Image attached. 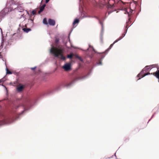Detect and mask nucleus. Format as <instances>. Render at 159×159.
<instances>
[{"instance_id": "39448f33", "label": "nucleus", "mask_w": 159, "mask_h": 159, "mask_svg": "<svg viewBox=\"0 0 159 159\" xmlns=\"http://www.w3.org/2000/svg\"><path fill=\"white\" fill-rule=\"evenodd\" d=\"M155 65H152L149 66H147L143 68L141 71L137 75V77H140V75H142L144 71L147 72L150 70L151 69L154 67V66Z\"/></svg>"}, {"instance_id": "680f3d73", "label": "nucleus", "mask_w": 159, "mask_h": 159, "mask_svg": "<svg viewBox=\"0 0 159 159\" xmlns=\"http://www.w3.org/2000/svg\"><path fill=\"white\" fill-rule=\"evenodd\" d=\"M51 45H52V47L53 46L52 44Z\"/></svg>"}, {"instance_id": "6e6d98bb", "label": "nucleus", "mask_w": 159, "mask_h": 159, "mask_svg": "<svg viewBox=\"0 0 159 159\" xmlns=\"http://www.w3.org/2000/svg\"><path fill=\"white\" fill-rule=\"evenodd\" d=\"M1 81V80H0V83H1L2 82Z\"/></svg>"}, {"instance_id": "b1692460", "label": "nucleus", "mask_w": 159, "mask_h": 159, "mask_svg": "<svg viewBox=\"0 0 159 159\" xmlns=\"http://www.w3.org/2000/svg\"><path fill=\"white\" fill-rule=\"evenodd\" d=\"M131 19L130 18H129V20L128 21H127L126 22V26H125V30H128V29L129 28V27H128V23H129V22H130L131 21Z\"/></svg>"}, {"instance_id": "052dcab7", "label": "nucleus", "mask_w": 159, "mask_h": 159, "mask_svg": "<svg viewBox=\"0 0 159 159\" xmlns=\"http://www.w3.org/2000/svg\"><path fill=\"white\" fill-rule=\"evenodd\" d=\"M130 26H131V25H129V27H130Z\"/></svg>"}, {"instance_id": "9d476101", "label": "nucleus", "mask_w": 159, "mask_h": 159, "mask_svg": "<svg viewBox=\"0 0 159 159\" xmlns=\"http://www.w3.org/2000/svg\"><path fill=\"white\" fill-rule=\"evenodd\" d=\"M36 9H34L32 10L31 12V14L30 16V18L28 19V20H30L31 21L32 23L33 24V25L34 24V19H32L31 18V17L32 16V15H36Z\"/></svg>"}, {"instance_id": "20e7f679", "label": "nucleus", "mask_w": 159, "mask_h": 159, "mask_svg": "<svg viewBox=\"0 0 159 159\" xmlns=\"http://www.w3.org/2000/svg\"><path fill=\"white\" fill-rule=\"evenodd\" d=\"M9 3H10V7L9 8H4L0 12V22L1 21L2 19L3 18L8 14L9 12L13 11V7H11V3L13 5L16 4L18 5L17 3H16L14 0H10Z\"/></svg>"}, {"instance_id": "412c9836", "label": "nucleus", "mask_w": 159, "mask_h": 159, "mask_svg": "<svg viewBox=\"0 0 159 159\" xmlns=\"http://www.w3.org/2000/svg\"><path fill=\"white\" fill-rule=\"evenodd\" d=\"M73 53H71L70 54H68L67 55L66 58L70 59H72L73 58Z\"/></svg>"}, {"instance_id": "f8f14e48", "label": "nucleus", "mask_w": 159, "mask_h": 159, "mask_svg": "<svg viewBox=\"0 0 159 159\" xmlns=\"http://www.w3.org/2000/svg\"><path fill=\"white\" fill-rule=\"evenodd\" d=\"M114 44H113V43L111 44L107 49L104 52H102V53L103 54H106V55L107 54L109 51L111 49L112 47H113Z\"/></svg>"}, {"instance_id": "37998d69", "label": "nucleus", "mask_w": 159, "mask_h": 159, "mask_svg": "<svg viewBox=\"0 0 159 159\" xmlns=\"http://www.w3.org/2000/svg\"><path fill=\"white\" fill-rule=\"evenodd\" d=\"M83 17H88V18H91V16H84Z\"/></svg>"}, {"instance_id": "4be33fe9", "label": "nucleus", "mask_w": 159, "mask_h": 159, "mask_svg": "<svg viewBox=\"0 0 159 159\" xmlns=\"http://www.w3.org/2000/svg\"><path fill=\"white\" fill-rule=\"evenodd\" d=\"M127 30H125L124 33L122 34L121 36L119 37L121 39L125 37L126 34L127 33Z\"/></svg>"}, {"instance_id": "ddd939ff", "label": "nucleus", "mask_w": 159, "mask_h": 159, "mask_svg": "<svg viewBox=\"0 0 159 159\" xmlns=\"http://www.w3.org/2000/svg\"><path fill=\"white\" fill-rule=\"evenodd\" d=\"M48 24L50 25L54 26L55 24V21L54 20L51 19H48Z\"/></svg>"}, {"instance_id": "f03ea898", "label": "nucleus", "mask_w": 159, "mask_h": 159, "mask_svg": "<svg viewBox=\"0 0 159 159\" xmlns=\"http://www.w3.org/2000/svg\"><path fill=\"white\" fill-rule=\"evenodd\" d=\"M52 93V91H51L49 93H40L39 95L36 94L27 98L26 99V101L30 107L27 106L25 107L24 110L19 114L12 116L6 113H0V126L2 125L11 123L14 121L20 119L27 113L31 107L35 104L39 97L47 95L48 94Z\"/></svg>"}, {"instance_id": "7ed1b4c3", "label": "nucleus", "mask_w": 159, "mask_h": 159, "mask_svg": "<svg viewBox=\"0 0 159 159\" xmlns=\"http://www.w3.org/2000/svg\"><path fill=\"white\" fill-rule=\"evenodd\" d=\"M9 3H10V7L9 8H4L0 12V22L1 21L2 19L3 18L8 14L9 12L13 11V7H11V3L13 5L16 4L18 5L17 3H16L14 0H10Z\"/></svg>"}, {"instance_id": "2f4dec72", "label": "nucleus", "mask_w": 159, "mask_h": 159, "mask_svg": "<svg viewBox=\"0 0 159 159\" xmlns=\"http://www.w3.org/2000/svg\"><path fill=\"white\" fill-rule=\"evenodd\" d=\"M104 31H103V27H102L101 31L100 33V35H103V34Z\"/></svg>"}, {"instance_id": "c85d7f7f", "label": "nucleus", "mask_w": 159, "mask_h": 159, "mask_svg": "<svg viewBox=\"0 0 159 159\" xmlns=\"http://www.w3.org/2000/svg\"><path fill=\"white\" fill-rule=\"evenodd\" d=\"M120 40H121V39L120 38V37H119V38L115 40L113 43L114 44L115 43L117 42L118 41Z\"/></svg>"}, {"instance_id": "bb28decb", "label": "nucleus", "mask_w": 159, "mask_h": 159, "mask_svg": "<svg viewBox=\"0 0 159 159\" xmlns=\"http://www.w3.org/2000/svg\"><path fill=\"white\" fill-rule=\"evenodd\" d=\"M49 61V59L48 58H47L43 62V64H46L48 63Z\"/></svg>"}, {"instance_id": "c9c22d12", "label": "nucleus", "mask_w": 159, "mask_h": 159, "mask_svg": "<svg viewBox=\"0 0 159 159\" xmlns=\"http://www.w3.org/2000/svg\"><path fill=\"white\" fill-rule=\"evenodd\" d=\"M107 18V16H105V17H102L101 18V20L102 21H103L105 20L106 19V18Z\"/></svg>"}, {"instance_id": "393cba45", "label": "nucleus", "mask_w": 159, "mask_h": 159, "mask_svg": "<svg viewBox=\"0 0 159 159\" xmlns=\"http://www.w3.org/2000/svg\"><path fill=\"white\" fill-rule=\"evenodd\" d=\"M44 9L41 7V6L40 7L39 10L38 11V14H40V13L42 12L44 10Z\"/></svg>"}, {"instance_id": "9b49d317", "label": "nucleus", "mask_w": 159, "mask_h": 159, "mask_svg": "<svg viewBox=\"0 0 159 159\" xmlns=\"http://www.w3.org/2000/svg\"><path fill=\"white\" fill-rule=\"evenodd\" d=\"M1 33V35H2V41H1V45L0 46V51L1 50L2 48L3 45L4 44V42L5 41V39H4V37L3 36V32L2 30L0 28Z\"/></svg>"}, {"instance_id": "a18cd8bd", "label": "nucleus", "mask_w": 159, "mask_h": 159, "mask_svg": "<svg viewBox=\"0 0 159 159\" xmlns=\"http://www.w3.org/2000/svg\"><path fill=\"white\" fill-rule=\"evenodd\" d=\"M50 0H45V2L46 3H48L49 1Z\"/></svg>"}, {"instance_id": "473e14b6", "label": "nucleus", "mask_w": 159, "mask_h": 159, "mask_svg": "<svg viewBox=\"0 0 159 159\" xmlns=\"http://www.w3.org/2000/svg\"><path fill=\"white\" fill-rule=\"evenodd\" d=\"M157 112H155L154 113V114H153V115L152 116L151 118L148 121V122L150 120L154 117L155 115L156 114Z\"/></svg>"}, {"instance_id": "a211bd4d", "label": "nucleus", "mask_w": 159, "mask_h": 159, "mask_svg": "<svg viewBox=\"0 0 159 159\" xmlns=\"http://www.w3.org/2000/svg\"><path fill=\"white\" fill-rule=\"evenodd\" d=\"M159 68L157 69V70L155 73V77L159 80Z\"/></svg>"}, {"instance_id": "e433bc0d", "label": "nucleus", "mask_w": 159, "mask_h": 159, "mask_svg": "<svg viewBox=\"0 0 159 159\" xmlns=\"http://www.w3.org/2000/svg\"><path fill=\"white\" fill-rule=\"evenodd\" d=\"M0 80H1V82H4V81H5V77H3V78H2V79H0Z\"/></svg>"}, {"instance_id": "09e8293b", "label": "nucleus", "mask_w": 159, "mask_h": 159, "mask_svg": "<svg viewBox=\"0 0 159 159\" xmlns=\"http://www.w3.org/2000/svg\"><path fill=\"white\" fill-rule=\"evenodd\" d=\"M25 11L26 12V13L28 14V15L30 16V14H29V13L28 12V11H27V10H25Z\"/></svg>"}, {"instance_id": "f3484780", "label": "nucleus", "mask_w": 159, "mask_h": 159, "mask_svg": "<svg viewBox=\"0 0 159 159\" xmlns=\"http://www.w3.org/2000/svg\"><path fill=\"white\" fill-rule=\"evenodd\" d=\"M58 58L60 59L61 60L63 61H65L66 59V57L64 56L62 54H59Z\"/></svg>"}, {"instance_id": "c756f323", "label": "nucleus", "mask_w": 159, "mask_h": 159, "mask_svg": "<svg viewBox=\"0 0 159 159\" xmlns=\"http://www.w3.org/2000/svg\"><path fill=\"white\" fill-rule=\"evenodd\" d=\"M59 41V39L58 38H56L54 41V42L56 43H58Z\"/></svg>"}, {"instance_id": "de8ad7c7", "label": "nucleus", "mask_w": 159, "mask_h": 159, "mask_svg": "<svg viewBox=\"0 0 159 159\" xmlns=\"http://www.w3.org/2000/svg\"><path fill=\"white\" fill-rule=\"evenodd\" d=\"M113 155L111 157H107V158H106V159H110L111 158H112L113 157Z\"/></svg>"}, {"instance_id": "2eb2a0df", "label": "nucleus", "mask_w": 159, "mask_h": 159, "mask_svg": "<svg viewBox=\"0 0 159 159\" xmlns=\"http://www.w3.org/2000/svg\"><path fill=\"white\" fill-rule=\"evenodd\" d=\"M152 74V73H150L149 72L147 73H146L144 72V73H143V74L142 75H140V77H139V78L138 80L141 79V78H143V77H144V76H145L146 75H150V74Z\"/></svg>"}, {"instance_id": "603ef678", "label": "nucleus", "mask_w": 159, "mask_h": 159, "mask_svg": "<svg viewBox=\"0 0 159 159\" xmlns=\"http://www.w3.org/2000/svg\"><path fill=\"white\" fill-rule=\"evenodd\" d=\"M19 107V106H16V107L15 106V107H16V108L17 109Z\"/></svg>"}, {"instance_id": "49530a36", "label": "nucleus", "mask_w": 159, "mask_h": 159, "mask_svg": "<svg viewBox=\"0 0 159 159\" xmlns=\"http://www.w3.org/2000/svg\"><path fill=\"white\" fill-rule=\"evenodd\" d=\"M2 85V86H3L5 89L7 91V88L6 87L5 85H2H2Z\"/></svg>"}, {"instance_id": "7c9ffc66", "label": "nucleus", "mask_w": 159, "mask_h": 159, "mask_svg": "<svg viewBox=\"0 0 159 159\" xmlns=\"http://www.w3.org/2000/svg\"><path fill=\"white\" fill-rule=\"evenodd\" d=\"M99 21V24L101 25L102 27L103 26V24L102 22L100 21V19L99 18V20H98Z\"/></svg>"}, {"instance_id": "ea45409f", "label": "nucleus", "mask_w": 159, "mask_h": 159, "mask_svg": "<svg viewBox=\"0 0 159 159\" xmlns=\"http://www.w3.org/2000/svg\"><path fill=\"white\" fill-rule=\"evenodd\" d=\"M46 5L45 4H44L42 5V6H41V7H43L44 9L45 8V7H46Z\"/></svg>"}, {"instance_id": "58836bf2", "label": "nucleus", "mask_w": 159, "mask_h": 159, "mask_svg": "<svg viewBox=\"0 0 159 159\" xmlns=\"http://www.w3.org/2000/svg\"><path fill=\"white\" fill-rule=\"evenodd\" d=\"M12 74H13L15 75H17L18 74V72L16 71H14L13 72H12Z\"/></svg>"}, {"instance_id": "4468645a", "label": "nucleus", "mask_w": 159, "mask_h": 159, "mask_svg": "<svg viewBox=\"0 0 159 159\" xmlns=\"http://www.w3.org/2000/svg\"><path fill=\"white\" fill-rule=\"evenodd\" d=\"M50 53L51 54L53 55L55 57H57V58H58L59 56V54H56L54 52V51H53V50L52 49V47L51 48V49L50 50Z\"/></svg>"}, {"instance_id": "4d7b16f0", "label": "nucleus", "mask_w": 159, "mask_h": 159, "mask_svg": "<svg viewBox=\"0 0 159 159\" xmlns=\"http://www.w3.org/2000/svg\"><path fill=\"white\" fill-rule=\"evenodd\" d=\"M19 25V26H20V24Z\"/></svg>"}, {"instance_id": "5fc2aeb1", "label": "nucleus", "mask_w": 159, "mask_h": 159, "mask_svg": "<svg viewBox=\"0 0 159 159\" xmlns=\"http://www.w3.org/2000/svg\"><path fill=\"white\" fill-rule=\"evenodd\" d=\"M80 5H79V9H80Z\"/></svg>"}, {"instance_id": "3c124183", "label": "nucleus", "mask_w": 159, "mask_h": 159, "mask_svg": "<svg viewBox=\"0 0 159 159\" xmlns=\"http://www.w3.org/2000/svg\"><path fill=\"white\" fill-rule=\"evenodd\" d=\"M1 52H0V58H2V55H1Z\"/></svg>"}, {"instance_id": "864d4df0", "label": "nucleus", "mask_w": 159, "mask_h": 159, "mask_svg": "<svg viewBox=\"0 0 159 159\" xmlns=\"http://www.w3.org/2000/svg\"><path fill=\"white\" fill-rule=\"evenodd\" d=\"M111 12H108V15H109L111 13Z\"/></svg>"}, {"instance_id": "6ab92c4d", "label": "nucleus", "mask_w": 159, "mask_h": 159, "mask_svg": "<svg viewBox=\"0 0 159 159\" xmlns=\"http://www.w3.org/2000/svg\"><path fill=\"white\" fill-rule=\"evenodd\" d=\"M79 21H80V20L79 19L75 18V19H74V20L73 22L72 25H75L76 24H78L79 23Z\"/></svg>"}, {"instance_id": "72a5a7b5", "label": "nucleus", "mask_w": 159, "mask_h": 159, "mask_svg": "<svg viewBox=\"0 0 159 159\" xmlns=\"http://www.w3.org/2000/svg\"><path fill=\"white\" fill-rule=\"evenodd\" d=\"M100 39L101 42L102 43H103V35H100Z\"/></svg>"}, {"instance_id": "0eeeda50", "label": "nucleus", "mask_w": 159, "mask_h": 159, "mask_svg": "<svg viewBox=\"0 0 159 159\" xmlns=\"http://www.w3.org/2000/svg\"><path fill=\"white\" fill-rule=\"evenodd\" d=\"M62 68L65 71H69L72 69V64L71 62H66L62 66Z\"/></svg>"}, {"instance_id": "f704fd0d", "label": "nucleus", "mask_w": 159, "mask_h": 159, "mask_svg": "<svg viewBox=\"0 0 159 159\" xmlns=\"http://www.w3.org/2000/svg\"><path fill=\"white\" fill-rule=\"evenodd\" d=\"M91 18H95L97 20H99V18L96 16H91Z\"/></svg>"}, {"instance_id": "aec40b11", "label": "nucleus", "mask_w": 159, "mask_h": 159, "mask_svg": "<svg viewBox=\"0 0 159 159\" xmlns=\"http://www.w3.org/2000/svg\"><path fill=\"white\" fill-rule=\"evenodd\" d=\"M75 57L79 59L80 61L82 62H84L83 60L78 55L76 54L75 55Z\"/></svg>"}, {"instance_id": "1a4fd4ad", "label": "nucleus", "mask_w": 159, "mask_h": 159, "mask_svg": "<svg viewBox=\"0 0 159 159\" xmlns=\"http://www.w3.org/2000/svg\"><path fill=\"white\" fill-rule=\"evenodd\" d=\"M25 85L23 84H21L17 86L16 88V91L19 93H21L24 90Z\"/></svg>"}, {"instance_id": "5701e85b", "label": "nucleus", "mask_w": 159, "mask_h": 159, "mask_svg": "<svg viewBox=\"0 0 159 159\" xmlns=\"http://www.w3.org/2000/svg\"><path fill=\"white\" fill-rule=\"evenodd\" d=\"M43 23L45 25H48V21H47V19L46 18H44L43 20Z\"/></svg>"}, {"instance_id": "79ce46f5", "label": "nucleus", "mask_w": 159, "mask_h": 159, "mask_svg": "<svg viewBox=\"0 0 159 159\" xmlns=\"http://www.w3.org/2000/svg\"><path fill=\"white\" fill-rule=\"evenodd\" d=\"M22 17H23L24 18H25V15L24 14H23L21 15L20 18H21Z\"/></svg>"}, {"instance_id": "a19ab883", "label": "nucleus", "mask_w": 159, "mask_h": 159, "mask_svg": "<svg viewBox=\"0 0 159 159\" xmlns=\"http://www.w3.org/2000/svg\"><path fill=\"white\" fill-rule=\"evenodd\" d=\"M70 33H71V32L70 33H69V36H68V41L70 42Z\"/></svg>"}, {"instance_id": "8fccbe9b", "label": "nucleus", "mask_w": 159, "mask_h": 159, "mask_svg": "<svg viewBox=\"0 0 159 159\" xmlns=\"http://www.w3.org/2000/svg\"><path fill=\"white\" fill-rule=\"evenodd\" d=\"M114 156H115L116 159H117V158L116 156V153L114 154Z\"/></svg>"}, {"instance_id": "13d9d810", "label": "nucleus", "mask_w": 159, "mask_h": 159, "mask_svg": "<svg viewBox=\"0 0 159 159\" xmlns=\"http://www.w3.org/2000/svg\"><path fill=\"white\" fill-rule=\"evenodd\" d=\"M130 26H131V25H129V27H130Z\"/></svg>"}, {"instance_id": "dca6fc26", "label": "nucleus", "mask_w": 159, "mask_h": 159, "mask_svg": "<svg viewBox=\"0 0 159 159\" xmlns=\"http://www.w3.org/2000/svg\"><path fill=\"white\" fill-rule=\"evenodd\" d=\"M22 30L24 31V32L26 33H28L29 31L31 30V29L30 28H22Z\"/></svg>"}, {"instance_id": "f257e3e1", "label": "nucleus", "mask_w": 159, "mask_h": 159, "mask_svg": "<svg viewBox=\"0 0 159 159\" xmlns=\"http://www.w3.org/2000/svg\"><path fill=\"white\" fill-rule=\"evenodd\" d=\"M81 49L84 52L83 54L85 58L89 59L91 61L97 60L98 61L96 62L91 68L87 67L79 69L74 75L69 76L61 83L60 85L57 87L54 91L59 90L61 86L67 88L72 87L78 80H84L89 77L91 75L94 67L102 65V61L106 54H103L101 52H98L90 44H89V48L86 49Z\"/></svg>"}, {"instance_id": "c03bdc74", "label": "nucleus", "mask_w": 159, "mask_h": 159, "mask_svg": "<svg viewBox=\"0 0 159 159\" xmlns=\"http://www.w3.org/2000/svg\"><path fill=\"white\" fill-rule=\"evenodd\" d=\"M133 11V10H132V9H131V8H130L129 12H130V13H132Z\"/></svg>"}, {"instance_id": "6e6552de", "label": "nucleus", "mask_w": 159, "mask_h": 159, "mask_svg": "<svg viewBox=\"0 0 159 159\" xmlns=\"http://www.w3.org/2000/svg\"><path fill=\"white\" fill-rule=\"evenodd\" d=\"M20 28H18L16 33L13 34L11 37V39L13 40H16L19 39L20 38Z\"/></svg>"}, {"instance_id": "cd10ccee", "label": "nucleus", "mask_w": 159, "mask_h": 159, "mask_svg": "<svg viewBox=\"0 0 159 159\" xmlns=\"http://www.w3.org/2000/svg\"><path fill=\"white\" fill-rule=\"evenodd\" d=\"M124 11H125V14H127L128 15V16L129 17V12H128L127 11V9H125L124 10Z\"/></svg>"}, {"instance_id": "bf43d9fd", "label": "nucleus", "mask_w": 159, "mask_h": 159, "mask_svg": "<svg viewBox=\"0 0 159 159\" xmlns=\"http://www.w3.org/2000/svg\"><path fill=\"white\" fill-rule=\"evenodd\" d=\"M130 26H131V25H129V27H130Z\"/></svg>"}, {"instance_id": "423d86ee", "label": "nucleus", "mask_w": 159, "mask_h": 159, "mask_svg": "<svg viewBox=\"0 0 159 159\" xmlns=\"http://www.w3.org/2000/svg\"><path fill=\"white\" fill-rule=\"evenodd\" d=\"M16 3H17L18 5H17L16 4L15 5L12 4L11 3V7H13V10H17L18 12H22L24 10L23 8V7L21 6H20V5L19 3V2H17L14 1Z\"/></svg>"}, {"instance_id": "a878e982", "label": "nucleus", "mask_w": 159, "mask_h": 159, "mask_svg": "<svg viewBox=\"0 0 159 159\" xmlns=\"http://www.w3.org/2000/svg\"><path fill=\"white\" fill-rule=\"evenodd\" d=\"M6 74H12V72L10 71L9 70H8L7 67L6 68Z\"/></svg>"}, {"instance_id": "4c0bfd02", "label": "nucleus", "mask_w": 159, "mask_h": 159, "mask_svg": "<svg viewBox=\"0 0 159 159\" xmlns=\"http://www.w3.org/2000/svg\"><path fill=\"white\" fill-rule=\"evenodd\" d=\"M37 68V66H35L34 67H31L30 68V69L33 70H34L36 68Z\"/></svg>"}]
</instances>
